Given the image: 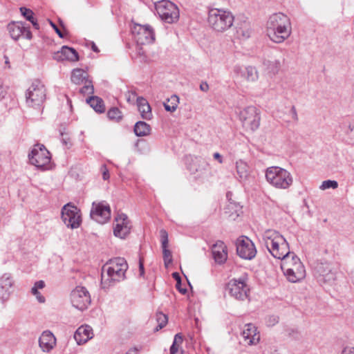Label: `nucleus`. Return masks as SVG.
Segmentation results:
<instances>
[{"mask_svg": "<svg viewBox=\"0 0 354 354\" xmlns=\"http://www.w3.org/2000/svg\"><path fill=\"white\" fill-rule=\"evenodd\" d=\"M117 223L113 229V234L115 236L120 239H124L129 233L131 229V225L128 216L124 214H118L115 218Z\"/></svg>", "mask_w": 354, "mask_h": 354, "instance_id": "18", "label": "nucleus"}, {"mask_svg": "<svg viewBox=\"0 0 354 354\" xmlns=\"http://www.w3.org/2000/svg\"><path fill=\"white\" fill-rule=\"evenodd\" d=\"M93 330L89 326H81L75 331L74 339L77 344L80 345L86 343L88 339L92 338Z\"/></svg>", "mask_w": 354, "mask_h": 354, "instance_id": "23", "label": "nucleus"}, {"mask_svg": "<svg viewBox=\"0 0 354 354\" xmlns=\"http://www.w3.org/2000/svg\"><path fill=\"white\" fill-rule=\"evenodd\" d=\"M279 317L274 315H270L267 317L266 324L268 326H273L279 322Z\"/></svg>", "mask_w": 354, "mask_h": 354, "instance_id": "41", "label": "nucleus"}, {"mask_svg": "<svg viewBox=\"0 0 354 354\" xmlns=\"http://www.w3.org/2000/svg\"><path fill=\"white\" fill-rule=\"evenodd\" d=\"M155 9L162 21L172 24L178 21L179 10L178 7L171 1L162 0L155 3Z\"/></svg>", "mask_w": 354, "mask_h": 354, "instance_id": "7", "label": "nucleus"}, {"mask_svg": "<svg viewBox=\"0 0 354 354\" xmlns=\"http://www.w3.org/2000/svg\"><path fill=\"white\" fill-rule=\"evenodd\" d=\"M264 65L266 66L268 71L273 75H275L278 73L281 64L280 62L278 60H274V61H270L267 60L264 62Z\"/></svg>", "mask_w": 354, "mask_h": 354, "instance_id": "34", "label": "nucleus"}, {"mask_svg": "<svg viewBox=\"0 0 354 354\" xmlns=\"http://www.w3.org/2000/svg\"><path fill=\"white\" fill-rule=\"evenodd\" d=\"M234 19V17L230 11L217 8L209 11L208 23L215 31H226L233 25Z\"/></svg>", "mask_w": 354, "mask_h": 354, "instance_id": "3", "label": "nucleus"}, {"mask_svg": "<svg viewBox=\"0 0 354 354\" xmlns=\"http://www.w3.org/2000/svg\"><path fill=\"white\" fill-rule=\"evenodd\" d=\"M61 136H62V141L63 144L69 148L71 146L70 139L67 137H64V134L63 133H61Z\"/></svg>", "mask_w": 354, "mask_h": 354, "instance_id": "49", "label": "nucleus"}, {"mask_svg": "<svg viewBox=\"0 0 354 354\" xmlns=\"http://www.w3.org/2000/svg\"><path fill=\"white\" fill-rule=\"evenodd\" d=\"M237 254L242 259L251 260L255 257L257 250L254 243L247 236H242L237 239Z\"/></svg>", "mask_w": 354, "mask_h": 354, "instance_id": "14", "label": "nucleus"}, {"mask_svg": "<svg viewBox=\"0 0 354 354\" xmlns=\"http://www.w3.org/2000/svg\"><path fill=\"white\" fill-rule=\"evenodd\" d=\"M15 281L10 273H4L0 277V299L7 301L13 291Z\"/></svg>", "mask_w": 354, "mask_h": 354, "instance_id": "19", "label": "nucleus"}, {"mask_svg": "<svg viewBox=\"0 0 354 354\" xmlns=\"http://www.w3.org/2000/svg\"><path fill=\"white\" fill-rule=\"evenodd\" d=\"M86 102L97 113H104L105 106L103 100L97 96H91L86 99Z\"/></svg>", "mask_w": 354, "mask_h": 354, "instance_id": "29", "label": "nucleus"}, {"mask_svg": "<svg viewBox=\"0 0 354 354\" xmlns=\"http://www.w3.org/2000/svg\"><path fill=\"white\" fill-rule=\"evenodd\" d=\"M139 272H140V276L144 277L145 274V268H144V263L142 259H140L139 260Z\"/></svg>", "mask_w": 354, "mask_h": 354, "instance_id": "50", "label": "nucleus"}, {"mask_svg": "<svg viewBox=\"0 0 354 354\" xmlns=\"http://www.w3.org/2000/svg\"><path fill=\"white\" fill-rule=\"evenodd\" d=\"M84 86L80 89V92L83 95L93 94L94 92L93 85L91 80H86L83 83Z\"/></svg>", "mask_w": 354, "mask_h": 354, "instance_id": "38", "label": "nucleus"}, {"mask_svg": "<svg viewBox=\"0 0 354 354\" xmlns=\"http://www.w3.org/2000/svg\"><path fill=\"white\" fill-rule=\"evenodd\" d=\"M236 168L239 181H246L250 175L249 167L248 164L242 160H239L236 162Z\"/></svg>", "mask_w": 354, "mask_h": 354, "instance_id": "27", "label": "nucleus"}, {"mask_svg": "<svg viewBox=\"0 0 354 354\" xmlns=\"http://www.w3.org/2000/svg\"><path fill=\"white\" fill-rule=\"evenodd\" d=\"M108 118L116 122H119L122 118V112L117 107L111 108L107 112Z\"/></svg>", "mask_w": 354, "mask_h": 354, "instance_id": "36", "label": "nucleus"}, {"mask_svg": "<svg viewBox=\"0 0 354 354\" xmlns=\"http://www.w3.org/2000/svg\"><path fill=\"white\" fill-rule=\"evenodd\" d=\"M34 286L37 289H42L45 286V283L42 280L37 281L35 283Z\"/></svg>", "mask_w": 354, "mask_h": 354, "instance_id": "52", "label": "nucleus"}, {"mask_svg": "<svg viewBox=\"0 0 354 354\" xmlns=\"http://www.w3.org/2000/svg\"><path fill=\"white\" fill-rule=\"evenodd\" d=\"M242 76L245 77V79L249 82H255L259 78V73L255 67L247 66L242 71Z\"/></svg>", "mask_w": 354, "mask_h": 354, "instance_id": "32", "label": "nucleus"}, {"mask_svg": "<svg viewBox=\"0 0 354 354\" xmlns=\"http://www.w3.org/2000/svg\"><path fill=\"white\" fill-rule=\"evenodd\" d=\"M281 269L288 280L292 283H296L303 279L306 276V270L300 259L292 254V258L289 257L283 261Z\"/></svg>", "mask_w": 354, "mask_h": 354, "instance_id": "5", "label": "nucleus"}, {"mask_svg": "<svg viewBox=\"0 0 354 354\" xmlns=\"http://www.w3.org/2000/svg\"><path fill=\"white\" fill-rule=\"evenodd\" d=\"M50 24L60 38L64 37V34L62 33V32L60 30V29L57 27V26L55 24H54L53 21H50Z\"/></svg>", "mask_w": 354, "mask_h": 354, "instance_id": "45", "label": "nucleus"}, {"mask_svg": "<svg viewBox=\"0 0 354 354\" xmlns=\"http://www.w3.org/2000/svg\"><path fill=\"white\" fill-rule=\"evenodd\" d=\"M239 118L245 129L254 131L259 127L260 113L254 106H249L240 111Z\"/></svg>", "mask_w": 354, "mask_h": 354, "instance_id": "9", "label": "nucleus"}, {"mask_svg": "<svg viewBox=\"0 0 354 354\" xmlns=\"http://www.w3.org/2000/svg\"><path fill=\"white\" fill-rule=\"evenodd\" d=\"M62 219L64 224L72 229L77 228L82 222L77 207L68 203L62 209Z\"/></svg>", "mask_w": 354, "mask_h": 354, "instance_id": "13", "label": "nucleus"}, {"mask_svg": "<svg viewBox=\"0 0 354 354\" xmlns=\"http://www.w3.org/2000/svg\"><path fill=\"white\" fill-rule=\"evenodd\" d=\"M131 32L138 46L149 44L155 40V34L149 25L135 24L131 28Z\"/></svg>", "mask_w": 354, "mask_h": 354, "instance_id": "11", "label": "nucleus"}, {"mask_svg": "<svg viewBox=\"0 0 354 354\" xmlns=\"http://www.w3.org/2000/svg\"><path fill=\"white\" fill-rule=\"evenodd\" d=\"M341 354H354V347L346 346L344 348Z\"/></svg>", "mask_w": 354, "mask_h": 354, "instance_id": "48", "label": "nucleus"}, {"mask_svg": "<svg viewBox=\"0 0 354 354\" xmlns=\"http://www.w3.org/2000/svg\"><path fill=\"white\" fill-rule=\"evenodd\" d=\"M26 99L29 106H40L46 99L44 86L38 80L34 81L26 91Z\"/></svg>", "mask_w": 354, "mask_h": 354, "instance_id": "8", "label": "nucleus"}, {"mask_svg": "<svg viewBox=\"0 0 354 354\" xmlns=\"http://www.w3.org/2000/svg\"><path fill=\"white\" fill-rule=\"evenodd\" d=\"M134 133L137 136H146L150 133V126L143 121H138L134 125Z\"/></svg>", "mask_w": 354, "mask_h": 354, "instance_id": "30", "label": "nucleus"}, {"mask_svg": "<svg viewBox=\"0 0 354 354\" xmlns=\"http://www.w3.org/2000/svg\"><path fill=\"white\" fill-rule=\"evenodd\" d=\"M226 290L231 297L239 301L248 299L250 290L246 279L243 277L231 279L227 284Z\"/></svg>", "mask_w": 354, "mask_h": 354, "instance_id": "10", "label": "nucleus"}, {"mask_svg": "<svg viewBox=\"0 0 354 354\" xmlns=\"http://www.w3.org/2000/svg\"><path fill=\"white\" fill-rule=\"evenodd\" d=\"M92 50L96 53L99 52L98 48L96 46V45L94 43H93V45H92Z\"/></svg>", "mask_w": 354, "mask_h": 354, "instance_id": "62", "label": "nucleus"}, {"mask_svg": "<svg viewBox=\"0 0 354 354\" xmlns=\"http://www.w3.org/2000/svg\"><path fill=\"white\" fill-rule=\"evenodd\" d=\"M31 292L33 295H39V292L38 291V289L37 288H35V286H33L31 289Z\"/></svg>", "mask_w": 354, "mask_h": 354, "instance_id": "58", "label": "nucleus"}, {"mask_svg": "<svg viewBox=\"0 0 354 354\" xmlns=\"http://www.w3.org/2000/svg\"><path fill=\"white\" fill-rule=\"evenodd\" d=\"M286 333L288 337H292L293 339H298L299 337V332L295 328H287L286 330Z\"/></svg>", "mask_w": 354, "mask_h": 354, "instance_id": "43", "label": "nucleus"}, {"mask_svg": "<svg viewBox=\"0 0 354 354\" xmlns=\"http://www.w3.org/2000/svg\"><path fill=\"white\" fill-rule=\"evenodd\" d=\"M53 58L57 62L69 61L73 62L79 60V55L73 48L63 46L59 50L53 53Z\"/></svg>", "mask_w": 354, "mask_h": 354, "instance_id": "20", "label": "nucleus"}, {"mask_svg": "<svg viewBox=\"0 0 354 354\" xmlns=\"http://www.w3.org/2000/svg\"><path fill=\"white\" fill-rule=\"evenodd\" d=\"M35 297L39 303L45 302V297L44 296H42L40 292H39V295H35Z\"/></svg>", "mask_w": 354, "mask_h": 354, "instance_id": "57", "label": "nucleus"}, {"mask_svg": "<svg viewBox=\"0 0 354 354\" xmlns=\"http://www.w3.org/2000/svg\"><path fill=\"white\" fill-rule=\"evenodd\" d=\"M87 73L81 68L73 69L71 74V81L75 84H81L85 82L87 79Z\"/></svg>", "mask_w": 354, "mask_h": 354, "instance_id": "28", "label": "nucleus"}, {"mask_svg": "<svg viewBox=\"0 0 354 354\" xmlns=\"http://www.w3.org/2000/svg\"><path fill=\"white\" fill-rule=\"evenodd\" d=\"M263 240L266 247L274 258L283 261L289 257L290 252L288 243L278 232L267 230L264 233Z\"/></svg>", "mask_w": 354, "mask_h": 354, "instance_id": "2", "label": "nucleus"}, {"mask_svg": "<svg viewBox=\"0 0 354 354\" xmlns=\"http://www.w3.org/2000/svg\"><path fill=\"white\" fill-rule=\"evenodd\" d=\"M29 161L41 170L50 169L51 155L44 145L36 144L28 153Z\"/></svg>", "mask_w": 354, "mask_h": 354, "instance_id": "6", "label": "nucleus"}, {"mask_svg": "<svg viewBox=\"0 0 354 354\" xmlns=\"http://www.w3.org/2000/svg\"><path fill=\"white\" fill-rule=\"evenodd\" d=\"M237 32L244 38L250 37L251 31L250 30L249 25L245 24V30H243L242 28H239L237 30Z\"/></svg>", "mask_w": 354, "mask_h": 354, "instance_id": "42", "label": "nucleus"}, {"mask_svg": "<svg viewBox=\"0 0 354 354\" xmlns=\"http://www.w3.org/2000/svg\"><path fill=\"white\" fill-rule=\"evenodd\" d=\"M290 113H291L292 119L295 120H298V116H297L296 108H295V106H292L291 107Z\"/></svg>", "mask_w": 354, "mask_h": 354, "instance_id": "53", "label": "nucleus"}, {"mask_svg": "<svg viewBox=\"0 0 354 354\" xmlns=\"http://www.w3.org/2000/svg\"><path fill=\"white\" fill-rule=\"evenodd\" d=\"M173 278L176 281V288H179V285L181 284V278L180 274L178 272L172 273Z\"/></svg>", "mask_w": 354, "mask_h": 354, "instance_id": "46", "label": "nucleus"}, {"mask_svg": "<svg viewBox=\"0 0 354 354\" xmlns=\"http://www.w3.org/2000/svg\"><path fill=\"white\" fill-rule=\"evenodd\" d=\"M243 338L250 346L256 345L260 341V335L257 332V327L252 324H247L242 332Z\"/></svg>", "mask_w": 354, "mask_h": 354, "instance_id": "21", "label": "nucleus"}, {"mask_svg": "<svg viewBox=\"0 0 354 354\" xmlns=\"http://www.w3.org/2000/svg\"><path fill=\"white\" fill-rule=\"evenodd\" d=\"M213 156H214V159L217 160L219 162V163L223 162V158L219 153H218V152L214 153Z\"/></svg>", "mask_w": 354, "mask_h": 354, "instance_id": "55", "label": "nucleus"}, {"mask_svg": "<svg viewBox=\"0 0 354 354\" xmlns=\"http://www.w3.org/2000/svg\"><path fill=\"white\" fill-rule=\"evenodd\" d=\"M183 342V337L181 335L180 333H177L175 336H174V342L173 343L174 344H182Z\"/></svg>", "mask_w": 354, "mask_h": 354, "instance_id": "47", "label": "nucleus"}, {"mask_svg": "<svg viewBox=\"0 0 354 354\" xmlns=\"http://www.w3.org/2000/svg\"><path fill=\"white\" fill-rule=\"evenodd\" d=\"M222 249H223V250H227V247L225 246V243L222 241H218L212 247V251H214V250L221 251Z\"/></svg>", "mask_w": 354, "mask_h": 354, "instance_id": "44", "label": "nucleus"}, {"mask_svg": "<svg viewBox=\"0 0 354 354\" xmlns=\"http://www.w3.org/2000/svg\"><path fill=\"white\" fill-rule=\"evenodd\" d=\"M20 12L21 15L26 20L29 21L35 29H39V25L37 23V21L34 18V12L30 9L26 7H21Z\"/></svg>", "mask_w": 354, "mask_h": 354, "instance_id": "31", "label": "nucleus"}, {"mask_svg": "<svg viewBox=\"0 0 354 354\" xmlns=\"http://www.w3.org/2000/svg\"><path fill=\"white\" fill-rule=\"evenodd\" d=\"M70 299L71 304L80 310H84L91 304V296L85 287L77 286L71 292Z\"/></svg>", "mask_w": 354, "mask_h": 354, "instance_id": "12", "label": "nucleus"}, {"mask_svg": "<svg viewBox=\"0 0 354 354\" xmlns=\"http://www.w3.org/2000/svg\"><path fill=\"white\" fill-rule=\"evenodd\" d=\"M338 187V183L336 180H327L322 182L319 188L322 190L327 189H336Z\"/></svg>", "mask_w": 354, "mask_h": 354, "instance_id": "40", "label": "nucleus"}, {"mask_svg": "<svg viewBox=\"0 0 354 354\" xmlns=\"http://www.w3.org/2000/svg\"><path fill=\"white\" fill-rule=\"evenodd\" d=\"M266 178L272 186L277 189H288L293 182L292 176L288 171L277 166L267 168Z\"/></svg>", "mask_w": 354, "mask_h": 354, "instance_id": "4", "label": "nucleus"}, {"mask_svg": "<svg viewBox=\"0 0 354 354\" xmlns=\"http://www.w3.org/2000/svg\"><path fill=\"white\" fill-rule=\"evenodd\" d=\"M39 345L44 352H50L56 345V338L53 333L45 330L39 338Z\"/></svg>", "mask_w": 354, "mask_h": 354, "instance_id": "22", "label": "nucleus"}, {"mask_svg": "<svg viewBox=\"0 0 354 354\" xmlns=\"http://www.w3.org/2000/svg\"><path fill=\"white\" fill-rule=\"evenodd\" d=\"M156 320L158 324L156 330L161 329L165 327L167 323V316L162 313H158L156 314Z\"/></svg>", "mask_w": 354, "mask_h": 354, "instance_id": "39", "label": "nucleus"}, {"mask_svg": "<svg viewBox=\"0 0 354 354\" xmlns=\"http://www.w3.org/2000/svg\"><path fill=\"white\" fill-rule=\"evenodd\" d=\"M5 58H6L5 63H6V64H7V65L8 66V68H10V65H9V63H10V62H9L8 57H6V56H5Z\"/></svg>", "mask_w": 354, "mask_h": 354, "instance_id": "64", "label": "nucleus"}, {"mask_svg": "<svg viewBox=\"0 0 354 354\" xmlns=\"http://www.w3.org/2000/svg\"><path fill=\"white\" fill-rule=\"evenodd\" d=\"M137 106L143 119L150 120L152 118L151 109L146 99L142 97H138Z\"/></svg>", "mask_w": 354, "mask_h": 354, "instance_id": "26", "label": "nucleus"}, {"mask_svg": "<svg viewBox=\"0 0 354 354\" xmlns=\"http://www.w3.org/2000/svg\"><path fill=\"white\" fill-rule=\"evenodd\" d=\"M177 289L182 294H185L187 292V289L182 288L181 284L179 285V288H177Z\"/></svg>", "mask_w": 354, "mask_h": 354, "instance_id": "60", "label": "nucleus"}, {"mask_svg": "<svg viewBox=\"0 0 354 354\" xmlns=\"http://www.w3.org/2000/svg\"><path fill=\"white\" fill-rule=\"evenodd\" d=\"M241 71V68L240 66H235L234 67V72L239 73V71Z\"/></svg>", "mask_w": 354, "mask_h": 354, "instance_id": "63", "label": "nucleus"}, {"mask_svg": "<svg viewBox=\"0 0 354 354\" xmlns=\"http://www.w3.org/2000/svg\"><path fill=\"white\" fill-rule=\"evenodd\" d=\"M102 177L104 180H107L109 178V174L108 170H106L102 174Z\"/></svg>", "mask_w": 354, "mask_h": 354, "instance_id": "59", "label": "nucleus"}, {"mask_svg": "<svg viewBox=\"0 0 354 354\" xmlns=\"http://www.w3.org/2000/svg\"><path fill=\"white\" fill-rule=\"evenodd\" d=\"M123 264H127L125 259L124 258H115L110 261L109 265H106V268H114V270H120V268H122Z\"/></svg>", "mask_w": 354, "mask_h": 354, "instance_id": "37", "label": "nucleus"}, {"mask_svg": "<svg viewBox=\"0 0 354 354\" xmlns=\"http://www.w3.org/2000/svg\"><path fill=\"white\" fill-rule=\"evenodd\" d=\"M348 129L351 133H354V119L349 122Z\"/></svg>", "mask_w": 354, "mask_h": 354, "instance_id": "56", "label": "nucleus"}, {"mask_svg": "<svg viewBox=\"0 0 354 354\" xmlns=\"http://www.w3.org/2000/svg\"><path fill=\"white\" fill-rule=\"evenodd\" d=\"M200 89L202 91L207 92L209 90V85L206 82H202L200 84Z\"/></svg>", "mask_w": 354, "mask_h": 354, "instance_id": "51", "label": "nucleus"}, {"mask_svg": "<svg viewBox=\"0 0 354 354\" xmlns=\"http://www.w3.org/2000/svg\"><path fill=\"white\" fill-rule=\"evenodd\" d=\"M212 254L215 261L219 264L224 263L227 259V250H223L222 249L221 251L214 250L212 251Z\"/></svg>", "mask_w": 354, "mask_h": 354, "instance_id": "35", "label": "nucleus"}, {"mask_svg": "<svg viewBox=\"0 0 354 354\" xmlns=\"http://www.w3.org/2000/svg\"><path fill=\"white\" fill-rule=\"evenodd\" d=\"M160 234L161 239L163 259L165 266H167L169 263L172 262L171 252L167 249L169 243L168 233L165 230L162 229L160 231Z\"/></svg>", "mask_w": 354, "mask_h": 354, "instance_id": "25", "label": "nucleus"}, {"mask_svg": "<svg viewBox=\"0 0 354 354\" xmlns=\"http://www.w3.org/2000/svg\"><path fill=\"white\" fill-rule=\"evenodd\" d=\"M137 50H138V53L140 55H144V51L142 50V48L140 47V46H138L137 48Z\"/></svg>", "mask_w": 354, "mask_h": 354, "instance_id": "61", "label": "nucleus"}, {"mask_svg": "<svg viewBox=\"0 0 354 354\" xmlns=\"http://www.w3.org/2000/svg\"><path fill=\"white\" fill-rule=\"evenodd\" d=\"M178 351V346L176 344H174V343L170 347V354H176Z\"/></svg>", "mask_w": 354, "mask_h": 354, "instance_id": "54", "label": "nucleus"}, {"mask_svg": "<svg viewBox=\"0 0 354 354\" xmlns=\"http://www.w3.org/2000/svg\"><path fill=\"white\" fill-rule=\"evenodd\" d=\"M91 218L96 222L104 224L111 218V208L104 201L100 203L93 202L90 212Z\"/></svg>", "mask_w": 354, "mask_h": 354, "instance_id": "15", "label": "nucleus"}, {"mask_svg": "<svg viewBox=\"0 0 354 354\" xmlns=\"http://www.w3.org/2000/svg\"><path fill=\"white\" fill-rule=\"evenodd\" d=\"M317 272L326 282L330 283L335 279L336 272L330 263H320L317 266Z\"/></svg>", "mask_w": 354, "mask_h": 354, "instance_id": "24", "label": "nucleus"}, {"mask_svg": "<svg viewBox=\"0 0 354 354\" xmlns=\"http://www.w3.org/2000/svg\"><path fill=\"white\" fill-rule=\"evenodd\" d=\"M8 31L11 38L15 41L21 37L27 39H32V33L29 27L26 26V24L21 21H12L8 24L7 26Z\"/></svg>", "mask_w": 354, "mask_h": 354, "instance_id": "17", "label": "nucleus"}, {"mask_svg": "<svg viewBox=\"0 0 354 354\" xmlns=\"http://www.w3.org/2000/svg\"><path fill=\"white\" fill-rule=\"evenodd\" d=\"M179 103V98L177 95H173L167 102L163 103L165 109L167 111L174 112L176 110Z\"/></svg>", "mask_w": 354, "mask_h": 354, "instance_id": "33", "label": "nucleus"}, {"mask_svg": "<svg viewBox=\"0 0 354 354\" xmlns=\"http://www.w3.org/2000/svg\"><path fill=\"white\" fill-rule=\"evenodd\" d=\"M104 266L102 272V283H108V286H112L115 282L120 281L125 278V272L127 270V264H123L120 270H114V268H106Z\"/></svg>", "mask_w": 354, "mask_h": 354, "instance_id": "16", "label": "nucleus"}, {"mask_svg": "<svg viewBox=\"0 0 354 354\" xmlns=\"http://www.w3.org/2000/svg\"><path fill=\"white\" fill-rule=\"evenodd\" d=\"M266 30L270 40L277 44L282 43L291 35L290 19L282 12L272 14L267 21Z\"/></svg>", "mask_w": 354, "mask_h": 354, "instance_id": "1", "label": "nucleus"}]
</instances>
